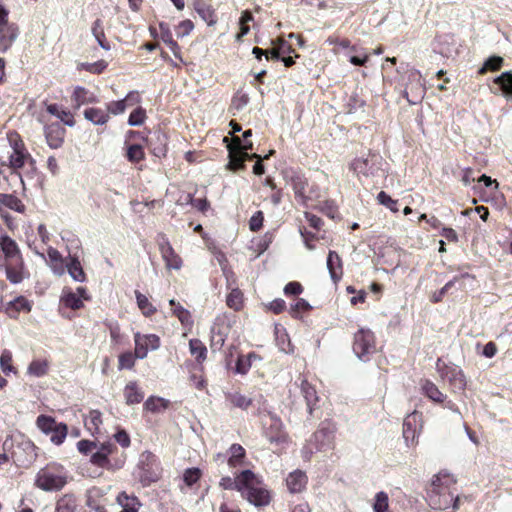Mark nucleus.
Instances as JSON below:
<instances>
[{"mask_svg": "<svg viewBox=\"0 0 512 512\" xmlns=\"http://www.w3.org/2000/svg\"><path fill=\"white\" fill-rule=\"evenodd\" d=\"M38 428L45 434L50 435L51 432L57 427L59 422H56L51 416L40 415L37 418Z\"/></svg>", "mask_w": 512, "mask_h": 512, "instance_id": "43", "label": "nucleus"}, {"mask_svg": "<svg viewBox=\"0 0 512 512\" xmlns=\"http://www.w3.org/2000/svg\"><path fill=\"white\" fill-rule=\"evenodd\" d=\"M68 428L64 423L59 422L57 427L50 433V440L56 444L60 445L63 443L64 439L67 436Z\"/></svg>", "mask_w": 512, "mask_h": 512, "instance_id": "50", "label": "nucleus"}, {"mask_svg": "<svg viewBox=\"0 0 512 512\" xmlns=\"http://www.w3.org/2000/svg\"><path fill=\"white\" fill-rule=\"evenodd\" d=\"M68 274L71 278L76 281L83 283L86 281V274L82 268V265L76 255L69 256L68 262L65 264Z\"/></svg>", "mask_w": 512, "mask_h": 512, "instance_id": "24", "label": "nucleus"}, {"mask_svg": "<svg viewBox=\"0 0 512 512\" xmlns=\"http://www.w3.org/2000/svg\"><path fill=\"white\" fill-rule=\"evenodd\" d=\"M77 500L74 494L63 495L56 503L55 512H75Z\"/></svg>", "mask_w": 512, "mask_h": 512, "instance_id": "33", "label": "nucleus"}, {"mask_svg": "<svg viewBox=\"0 0 512 512\" xmlns=\"http://www.w3.org/2000/svg\"><path fill=\"white\" fill-rule=\"evenodd\" d=\"M159 29L161 40L168 45L170 50L173 52L174 56L182 61V58L180 56V47L178 43L173 39V35L169 28V25L167 23L161 22L159 24Z\"/></svg>", "mask_w": 512, "mask_h": 512, "instance_id": "25", "label": "nucleus"}, {"mask_svg": "<svg viewBox=\"0 0 512 512\" xmlns=\"http://www.w3.org/2000/svg\"><path fill=\"white\" fill-rule=\"evenodd\" d=\"M301 393L306 401L307 409L310 414L318 402V396L315 388L305 379L301 381Z\"/></svg>", "mask_w": 512, "mask_h": 512, "instance_id": "29", "label": "nucleus"}, {"mask_svg": "<svg viewBox=\"0 0 512 512\" xmlns=\"http://www.w3.org/2000/svg\"><path fill=\"white\" fill-rule=\"evenodd\" d=\"M330 45H338L343 49H350V52H358V47L355 45H351L350 40L348 39H339L338 37L330 36L326 40Z\"/></svg>", "mask_w": 512, "mask_h": 512, "instance_id": "58", "label": "nucleus"}, {"mask_svg": "<svg viewBox=\"0 0 512 512\" xmlns=\"http://www.w3.org/2000/svg\"><path fill=\"white\" fill-rule=\"evenodd\" d=\"M252 136V130L248 129L245 130L242 134V138L240 137H233V143H231L235 149L239 151H248L253 150V143L249 140V138Z\"/></svg>", "mask_w": 512, "mask_h": 512, "instance_id": "37", "label": "nucleus"}, {"mask_svg": "<svg viewBox=\"0 0 512 512\" xmlns=\"http://www.w3.org/2000/svg\"><path fill=\"white\" fill-rule=\"evenodd\" d=\"M421 389L423 394L435 403H443L446 399V395L443 394L438 389V387L428 379L422 381Z\"/></svg>", "mask_w": 512, "mask_h": 512, "instance_id": "27", "label": "nucleus"}, {"mask_svg": "<svg viewBox=\"0 0 512 512\" xmlns=\"http://www.w3.org/2000/svg\"><path fill=\"white\" fill-rule=\"evenodd\" d=\"M421 420V414L417 411L409 414L403 422V437L408 443L409 440L414 441L417 434L418 423Z\"/></svg>", "mask_w": 512, "mask_h": 512, "instance_id": "18", "label": "nucleus"}, {"mask_svg": "<svg viewBox=\"0 0 512 512\" xmlns=\"http://www.w3.org/2000/svg\"><path fill=\"white\" fill-rule=\"evenodd\" d=\"M91 30L99 46L104 50H110V44L105 38L103 21L99 18L96 19L92 24Z\"/></svg>", "mask_w": 512, "mask_h": 512, "instance_id": "34", "label": "nucleus"}, {"mask_svg": "<svg viewBox=\"0 0 512 512\" xmlns=\"http://www.w3.org/2000/svg\"><path fill=\"white\" fill-rule=\"evenodd\" d=\"M259 414L262 416V429L264 437L271 444L287 442L288 434L280 417L273 411L263 408Z\"/></svg>", "mask_w": 512, "mask_h": 512, "instance_id": "2", "label": "nucleus"}, {"mask_svg": "<svg viewBox=\"0 0 512 512\" xmlns=\"http://www.w3.org/2000/svg\"><path fill=\"white\" fill-rule=\"evenodd\" d=\"M60 300L66 307L73 310H78L83 306L81 298L71 289H64Z\"/></svg>", "mask_w": 512, "mask_h": 512, "instance_id": "35", "label": "nucleus"}, {"mask_svg": "<svg viewBox=\"0 0 512 512\" xmlns=\"http://www.w3.org/2000/svg\"><path fill=\"white\" fill-rule=\"evenodd\" d=\"M442 379L447 380L453 392H463L467 385L463 370L457 365H450L442 371Z\"/></svg>", "mask_w": 512, "mask_h": 512, "instance_id": "12", "label": "nucleus"}, {"mask_svg": "<svg viewBox=\"0 0 512 512\" xmlns=\"http://www.w3.org/2000/svg\"><path fill=\"white\" fill-rule=\"evenodd\" d=\"M242 296L243 294L240 289H232L226 299L227 306L234 309L235 311L239 310L242 306Z\"/></svg>", "mask_w": 512, "mask_h": 512, "instance_id": "49", "label": "nucleus"}, {"mask_svg": "<svg viewBox=\"0 0 512 512\" xmlns=\"http://www.w3.org/2000/svg\"><path fill=\"white\" fill-rule=\"evenodd\" d=\"M189 350L198 363H202L206 359L207 348L200 339H191L189 341Z\"/></svg>", "mask_w": 512, "mask_h": 512, "instance_id": "36", "label": "nucleus"}, {"mask_svg": "<svg viewBox=\"0 0 512 512\" xmlns=\"http://www.w3.org/2000/svg\"><path fill=\"white\" fill-rule=\"evenodd\" d=\"M157 243L166 267L169 269H180L182 260L175 253L166 235L163 233L158 234Z\"/></svg>", "mask_w": 512, "mask_h": 512, "instance_id": "10", "label": "nucleus"}, {"mask_svg": "<svg viewBox=\"0 0 512 512\" xmlns=\"http://www.w3.org/2000/svg\"><path fill=\"white\" fill-rule=\"evenodd\" d=\"M19 35V28L15 23L0 27V50L6 52Z\"/></svg>", "mask_w": 512, "mask_h": 512, "instance_id": "14", "label": "nucleus"}, {"mask_svg": "<svg viewBox=\"0 0 512 512\" xmlns=\"http://www.w3.org/2000/svg\"><path fill=\"white\" fill-rule=\"evenodd\" d=\"M72 100L77 108L84 104L97 102V98L94 93L90 92L82 86H77L74 89Z\"/></svg>", "mask_w": 512, "mask_h": 512, "instance_id": "28", "label": "nucleus"}, {"mask_svg": "<svg viewBox=\"0 0 512 512\" xmlns=\"http://www.w3.org/2000/svg\"><path fill=\"white\" fill-rule=\"evenodd\" d=\"M135 356L144 359L149 350H157L160 347V338L155 334L142 335L139 332L134 335Z\"/></svg>", "mask_w": 512, "mask_h": 512, "instance_id": "11", "label": "nucleus"}, {"mask_svg": "<svg viewBox=\"0 0 512 512\" xmlns=\"http://www.w3.org/2000/svg\"><path fill=\"white\" fill-rule=\"evenodd\" d=\"M136 358L137 357L135 356V353L133 354L132 352H125V353L120 354L118 368L120 370L132 369L135 365Z\"/></svg>", "mask_w": 512, "mask_h": 512, "instance_id": "54", "label": "nucleus"}, {"mask_svg": "<svg viewBox=\"0 0 512 512\" xmlns=\"http://www.w3.org/2000/svg\"><path fill=\"white\" fill-rule=\"evenodd\" d=\"M194 9L202 18V20L205 21L209 26H213L217 23V16L214 9L204 0H195Z\"/></svg>", "mask_w": 512, "mask_h": 512, "instance_id": "23", "label": "nucleus"}, {"mask_svg": "<svg viewBox=\"0 0 512 512\" xmlns=\"http://www.w3.org/2000/svg\"><path fill=\"white\" fill-rule=\"evenodd\" d=\"M9 143L13 149L9 157L10 167L14 170L20 169L24 166L26 160L34 163L31 155L26 151L25 146L17 133H11L8 137Z\"/></svg>", "mask_w": 512, "mask_h": 512, "instance_id": "7", "label": "nucleus"}, {"mask_svg": "<svg viewBox=\"0 0 512 512\" xmlns=\"http://www.w3.org/2000/svg\"><path fill=\"white\" fill-rule=\"evenodd\" d=\"M5 311L10 318L16 319L21 311L30 312L31 304L24 296H19L7 303Z\"/></svg>", "mask_w": 512, "mask_h": 512, "instance_id": "21", "label": "nucleus"}, {"mask_svg": "<svg viewBox=\"0 0 512 512\" xmlns=\"http://www.w3.org/2000/svg\"><path fill=\"white\" fill-rule=\"evenodd\" d=\"M68 479L67 470L60 464L50 463L40 469L35 478V485L46 492L60 491Z\"/></svg>", "mask_w": 512, "mask_h": 512, "instance_id": "1", "label": "nucleus"}, {"mask_svg": "<svg viewBox=\"0 0 512 512\" xmlns=\"http://www.w3.org/2000/svg\"><path fill=\"white\" fill-rule=\"evenodd\" d=\"M107 67V63L104 60H100L94 63H82L81 68L94 74L102 73Z\"/></svg>", "mask_w": 512, "mask_h": 512, "instance_id": "62", "label": "nucleus"}, {"mask_svg": "<svg viewBox=\"0 0 512 512\" xmlns=\"http://www.w3.org/2000/svg\"><path fill=\"white\" fill-rule=\"evenodd\" d=\"M251 358H258V355L255 352L239 355L236 361L235 373L245 375L251 368Z\"/></svg>", "mask_w": 512, "mask_h": 512, "instance_id": "39", "label": "nucleus"}, {"mask_svg": "<svg viewBox=\"0 0 512 512\" xmlns=\"http://www.w3.org/2000/svg\"><path fill=\"white\" fill-rule=\"evenodd\" d=\"M311 309H312V307L308 301H306L303 298H298L297 301L295 302V304L291 306L290 314L293 317L297 318L299 316L300 312L309 311Z\"/></svg>", "mask_w": 512, "mask_h": 512, "instance_id": "57", "label": "nucleus"}, {"mask_svg": "<svg viewBox=\"0 0 512 512\" xmlns=\"http://www.w3.org/2000/svg\"><path fill=\"white\" fill-rule=\"evenodd\" d=\"M48 371V363L43 360H34L28 367V372L36 377L44 376Z\"/></svg>", "mask_w": 512, "mask_h": 512, "instance_id": "51", "label": "nucleus"}, {"mask_svg": "<svg viewBox=\"0 0 512 512\" xmlns=\"http://www.w3.org/2000/svg\"><path fill=\"white\" fill-rule=\"evenodd\" d=\"M124 396L128 405L138 404L144 398V393L138 388L135 382H130L124 389Z\"/></svg>", "mask_w": 512, "mask_h": 512, "instance_id": "31", "label": "nucleus"}, {"mask_svg": "<svg viewBox=\"0 0 512 512\" xmlns=\"http://www.w3.org/2000/svg\"><path fill=\"white\" fill-rule=\"evenodd\" d=\"M237 483L239 486V491L242 493L243 490L248 489L249 487H253V483L255 481V474L249 470H243L237 477Z\"/></svg>", "mask_w": 512, "mask_h": 512, "instance_id": "42", "label": "nucleus"}, {"mask_svg": "<svg viewBox=\"0 0 512 512\" xmlns=\"http://www.w3.org/2000/svg\"><path fill=\"white\" fill-rule=\"evenodd\" d=\"M504 60L502 57L493 55L486 59L483 66L479 69L480 74H484L487 71H498L503 64Z\"/></svg>", "mask_w": 512, "mask_h": 512, "instance_id": "45", "label": "nucleus"}, {"mask_svg": "<svg viewBox=\"0 0 512 512\" xmlns=\"http://www.w3.org/2000/svg\"><path fill=\"white\" fill-rule=\"evenodd\" d=\"M307 482V475L301 470L291 472L286 478V485L291 493L302 492L306 488Z\"/></svg>", "mask_w": 512, "mask_h": 512, "instance_id": "16", "label": "nucleus"}, {"mask_svg": "<svg viewBox=\"0 0 512 512\" xmlns=\"http://www.w3.org/2000/svg\"><path fill=\"white\" fill-rule=\"evenodd\" d=\"M358 50V52H354L355 55L349 57V62L354 66H364L369 60V55L362 48H358Z\"/></svg>", "mask_w": 512, "mask_h": 512, "instance_id": "61", "label": "nucleus"}, {"mask_svg": "<svg viewBox=\"0 0 512 512\" xmlns=\"http://www.w3.org/2000/svg\"><path fill=\"white\" fill-rule=\"evenodd\" d=\"M242 496L256 507L267 506L270 503L269 491L261 487H249L243 490Z\"/></svg>", "mask_w": 512, "mask_h": 512, "instance_id": "13", "label": "nucleus"}, {"mask_svg": "<svg viewBox=\"0 0 512 512\" xmlns=\"http://www.w3.org/2000/svg\"><path fill=\"white\" fill-rule=\"evenodd\" d=\"M287 184L292 186L295 198L303 205H306V194L309 188L308 180L305 176L293 169H286L283 172Z\"/></svg>", "mask_w": 512, "mask_h": 512, "instance_id": "8", "label": "nucleus"}, {"mask_svg": "<svg viewBox=\"0 0 512 512\" xmlns=\"http://www.w3.org/2000/svg\"><path fill=\"white\" fill-rule=\"evenodd\" d=\"M45 137L47 144L52 149L59 148L64 140L65 129L59 124H51L45 127Z\"/></svg>", "mask_w": 512, "mask_h": 512, "instance_id": "15", "label": "nucleus"}, {"mask_svg": "<svg viewBox=\"0 0 512 512\" xmlns=\"http://www.w3.org/2000/svg\"><path fill=\"white\" fill-rule=\"evenodd\" d=\"M84 117L95 125H104L110 118L108 112L101 108L94 107L86 108L84 110Z\"/></svg>", "mask_w": 512, "mask_h": 512, "instance_id": "30", "label": "nucleus"}, {"mask_svg": "<svg viewBox=\"0 0 512 512\" xmlns=\"http://www.w3.org/2000/svg\"><path fill=\"white\" fill-rule=\"evenodd\" d=\"M223 142L226 143V147L229 152V162L227 164V168L230 170H244L246 167L245 161L253 160V158H260V155L256 153L249 154L246 153V151H239L235 149L234 146L230 143L228 137H224Z\"/></svg>", "mask_w": 512, "mask_h": 512, "instance_id": "9", "label": "nucleus"}, {"mask_svg": "<svg viewBox=\"0 0 512 512\" xmlns=\"http://www.w3.org/2000/svg\"><path fill=\"white\" fill-rule=\"evenodd\" d=\"M135 297L139 309L145 316H151L156 312V308L149 302L148 298L144 294L136 290Z\"/></svg>", "mask_w": 512, "mask_h": 512, "instance_id": "41", "label": "nucleus"}, {"mask_svg": "<svg viewBox=\"0 0 512 512\" xmlns=\"http://www.w3.org/2000/svg\"><path fill=\"white\" fill-rule=\"evenodd\" d=\"M0 247L7 262L15 261L18 258L23 259L17 243L8 235H3L1 237Z\"/></svg>", "mask_w": 512, "mask_h": 512, "instance_id": "17", "label": "nucleus"}, {"mask_svg": "<svg viewBox=\"0 0 512 512\" xmlns=\"http://www.w3.org/2000/svg\"><path fill=\"white\" fill-rule=\"evenodd\" d=\"M375 349L374 334L370 330L360 329L354 334L353 351L360 360L368 361Z\"/></svg>", "mask_w": 512, "mask_h": 512, "instance_id": "6", "label": "nucleus"}, {"mask_svg": "<svg viewBox=\"0 0 512 512\" xmlns=\"http://www.w3.org/2000/svg\"><path fill=\"white\" fill-rule=\"evenodd\" d=\"M227 399L234 407L240 408L242 410H247L252 404V400L250 398H247L238 392L229 393L227 395Z\"/></svg>", "mask_w": 512, "mask_h": 512, "instance_id": "44", "label": "nucleus"}, {"mask_svg": "<svg viewBox=\"0 0 512 512\" xmlns=\"http://www.w3.org/2000/svg\"><path fill=\"white\" fill-rule=\"evenodd\" d=\"M229 451L228 464L231 467H236L245 458V449L240 444H232Z\"/></svg>", "mask_w": 512, "mask_h": 512, "instance_id": "40", "label": "nucleus"}, {"mask_svg": "<svg viewBox=\"0 0 512 512\" xmlns=\"http://www.w3.org/2000/svg\"><path fill=\"white\" fill-rule=\"evenodd\" d=\"M448 477V474L440 472L434 475L431 481V486L428 490L429 505L434 510H445L449 508L450 500L441 499V495L448 488V484L443 482V478Z\"/></svg>", "mask_w": 512, "mask_h": 512, "instance_id": "5", "label": "nucleus"}, {"mask_svg": "<svg viewBox=\"0 0 512 512\" xmlns=\"http://www.w3.org/2000/svg\"><path fill=\"white\" fill-rule=\"evenodd\" d=\"M388 508V495L385 492H378L373 505L374 512H386Z\"/></svg>", "mask_w": 512, "mask_h": 512, "instance_id": "56", "label": "nucleus"}, {"mask_svg": "<svg viewBox=\"0 0 512 512\" xmlns=\"http://www.w3.org/2000/svg\"><path fill=\"white\" fill-rule=\"evenodd\" d=\"M494 84L498 90L507 99H512V71H505L494 78Z\"/></svg>", "mask_w": 512, "mask_h": 512, "instance_id": "26", "label": "nucleus"}, {"mask_svg": "<svg viewBox=\"0 0 512 512\" xmlns=\"http://www.w3.org/2000/svg\"><path fill=\"white\" fill-rule=\"evenodd\" d=\"M90 462L101 468H106L110 464L109 458L98 449L91 454Z\"/></svg>", "mask_w": 512, "mask_h": 512, "instance_id": "59", "label": "nucleus"}, {"mask_svg": "<svg viewBox=\"0 0 512 512\" xmlns=\"http://www.w3.org/2000/svg\"><path fill=\"white\" fill-rule=\"evenodd\" d=\"M468 277V274H463L460 277L456 276L448 281L438 292H435L432 297L433 302H440L445 294H447L462 278Z\"/></svg>", "mask_w": 512, "mask_h": 512, "instance_id": "46", "label": "nucleus"}, {"mask_svg": "<svg viewBox=\"0 0 512 512\" xmlns=\"http://www.w3.org/2000/svg\"><path fill=\"white\" fill-rule=\"evenodd\" d=\"M97 448V442L90 440H80L77 442V449L83 455L92 454L93 450Z\"/></svg>", "mask_w": 512, "mask_h": 512, "instance_id": "63", "label": "nucleus"}, {"mask_svg": "<svg viewBox=\"0 0 512 512\" xmlns=\"http://www.w3.org/2000/svg\"><path fill=\"white\" fill-rule=\"evenodd\" d=\"M169 401L156 396H150L144 403V408L153 413H158L162 410L167 409Z\"/></svg>", "mask_w": 512, "mask_h": 512, "instance_id": "38", "label": "nucleus"}, {"mask_svg": "<svg viewBox=\"0 0 512 512\" xmlns=\"http://www.w3.org/2000/svg\"><path fill=\"white\" fill-rule=\"evenodd\" d=\"M379 204L386 206L392 212H398V202L392 199L386 192L381 191L377 195Z\"/></svg>", "mask_w": 512, "mask_h": 512, "instance_id": "53", "label": "nucleus"}, {"mask_svg": "<svg viewBox=\"0 0 512 512\" xmlns=\"http://www.w3.org/2000/svg\"><path fill=\"white\" fill-rule=\"evenodd\" d=\"M47 112L51 115L56 116L58 119H60L65 125L72 127L74 125V119L73 116L69 111L64 110L61 106L58 104H49L46 108Z\"/></svg>", "mask_w": 512, "mask_h": 512, "instance_id": "32", "label": "nucleus"}, {"mask_svg": "<svg viewBox=\"0 0 512 512\" xmlns=\"http://www.w3.org/2000/svg\"><path fill=\"white\" fill-rule=\"evenodd\" d=\"M166 135L160 131H156L153 137L146 139L147 145L151 148L152 153L157 157L166 155Z\"/></svg>", "mask_w": 512, "mask_h": 512, "instance_id": "22", "label": "nucleus"}, {"mask_svg": "<svg viewBox=\"0 0 512 512\" xmlns=\"http://www.w3.org/2000/svg\"><path fill=\"white\" fill-rule=\"evenodd\" d=\"M24 261L23 259H17L15 261H9L5 266L6 277L12 284H18L23 281Z\"/></svg>", "mask_w": 512, "mask_h": 512, "instance_id": "19", "label": "nucleus"}, {"mask_svg": "<svg viewBox=\"0 0 512 512\" xmlns=\"http://www.w3.org/2000/svg\"><path fill=\"white\" fill-rule=\"evenodd\" d=\"M327 269L334 283H337L343 274L342 260L337 252L330 250L327 256Z\"/></svg>", "mask_w": 512, "mask_h": 512, "instance_id": "20", "label": "nucleus"}, {"mask_svg": "<svg viewBox=\"0 0 512 512\" xmlns=\"http://www.w3.org/2000/svg\"><path fill=\"white\" fill-rule=\"evenodd\" d=\"M173 315H175L184 325L192 323L190 312L180 304H177V306L173 309Z\"/></svg>", "mask_w": 512, "mask_h": 512, "instance_id": "60", "label": "nucleus"}, {"mask_svg": "<svg viewBox=\"0 0 512 512\" xmlns=\"http://www.w3.org/2000/svg\"><path fill=\"white\" fill-rule=\"evenodd\" d=\"M146 118V112L142 107H137L134 109L128 118V125L129 126H140L144 123Z\"/></svg>", "mask_w": 512, "mask_h": 512, "instance_id": "52", "label": "nucleus"}, {"mask_svg": "<svg viewBox=\"0 0 512 512\" xmlns=\"http://www.w3.org/2000/svg\"><path fill=\"white\" fill-rule=\"evenodd\" d=\"M126 157L128 161L137 163L144 159L145 153L140 144H132L127 147Z\"/></svg>", "mask_w": 512, "mask_h": 512, "instance_id": "47", "label": "nucleus"}, {"mask_svg": "<svg viewBox=\"0 0 512 512\" xmlns=\"http://www.w3.org/2000/svg\"><path fill=\"white\" fill-rule=\"evenodd\" d=\"M264 215L262 211H257L249 220V228L251 231L256 232L263 226Z\"/></svg>", "mask_w": 512, "mask_h": 512, "instance_id": "64", "label": "nucleus"}, {"mask_svg": "<svg viewBox=\"0 0 512 512\" xmlns=\"http://www.w3.org/2000/svg\"><path fill=\"white\" fill-rule=\"evenodd\" d=\"M383 157L376 152L369 151L366 155L356 158L351 163V169L357 174L374 177L382 170Z\"/></svg>", "mask_w": 512, "mask_h": 512, "instance_id": "4", "label": "nucleus"}, {"mask_svg": "<svg viewBox=\"0 0 512 512\" xmlns=\"http://www.w3.org/2000/svg\"><path fill=\"white\" fill-rule=\"evenodd\" d=\"M138 468L140 470L139 481L144 487L158 481L161 476L160 462L156 455L150 451L141 453Z\"/></svg>", "mask_w": 512, "mask_h": 512, "instance_id": "3", "label": "nucleus"}, {"mask_svg": "<svg viewBox=\"0 0 512 512\" xmlns=\"http://www.w3.org/2000/svg\"><path fill=\"white\" fill-rule=\"evenodd\" d=\"M201 477V470L199 468H188L183 474V481L187 486H192Z\"/></svg>", "mask_w": 512, "mask_h": 512, "instance_id": "55", "label": "nucleus"}, {"mask_svg": "<svg viewBox=\"0 0 512 512\" xmlns=\"http://www.w3.org/2000/svg\"><path fill=\"white\" fill-rule=\"evenodd\" d=\"M293 51L292 47L284 40H279L274 49L270 51V58L273 60H280L284 54H289Z\"/></svg>", "mask_w": 512, "mask_h": 512, "instance_id": "48", "label": "nucleus"}]
</instances>
